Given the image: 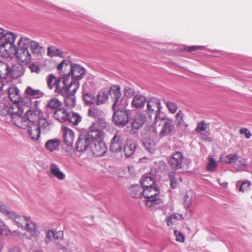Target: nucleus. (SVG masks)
<instances>
[{
	"label": "nucleus",
	"mask_w": 252,
	"mask_h": 252,
	"mask_svg": "<svg viewBox=\"0 0 252 252\" xmlns=\"http://www.w3.org/2000/svg\"><path fill=\"white\" fill-rule=\"evenodd\" d=\"M23 101L18 102H13L10 105L8 108V113L12 119L14 124L18 127L21 129L26 128L29 124L30 122L32 121V118L24 117L22 115L25 107ZM30 114L31 116L38 115H40L41 112L40 110H35L32 112L31 110H27L26 112V115L28 116Z\"/></svg>",
	"instance_id": "1"
},
{
	"label": "nucleus",
	"mask_w": 252,
	"mask_h": 252,
	"mask_svg": "<svg viewBox=\"0 0 252 252\" xmlns=\"http://www.w3.org/2000/svg\"><path fill=\"white\" fill-rule=\"evenodd\" d=\"M17 35L8 30L0 28V55L6 58H12L17 46L15 41Z\"/></svg>",
	"instance_id": "2"
},
{
	"label": "nucleus",
	"mask_w": 252,
	"mask_h": 252,
	"mask_svg": "<svg viewBox=\"0 0 252 252\" xmlns=\"http://www.w3.org/2000/svg\"><path fill=\"white\" fill-rule=\"evenodd\" d=\"M159 194V190L156 185L143 188V196L146 199L145 204L149 207L162 203Z\"/></svg>",
	"instance_id": "3"
},
{
	"label": "nucleus",
	"mask_w": 252,
	"mask_h": 252,
	"mask_svg": "<svg viewBox=\"0 0 252 252\" xmlns=\"http://www.w3.org/2000/svg\"><path fill=\"white\" fill-rule=\"evenodd\" d=\"M107 123L102 119H98L93 122L89 127L87 134L89 138L92 139L104 138L105 132L104 131L107 127Z\"/></svg>",
	"instance_id": "4"
},
{
	"label": "nucleus",
	"mask_w": 252,
	"mask_h": 252,
	"mask_svg": "<svg viewBox=\"0 0 252 252\" xmlns=\"http://www.w3.org/2000/svg\"><path fill=\"white\" fill-rule=\"evenodd\" d=\"M147 112L155 115L154 122L160 119L162 106L160 100L157 97H152L147 101Z\"/></svg>",
	"instance_id": "5"
},
{
	"label": "nucleus",
	"mask_w": 252,
	"mask_h": 252,
	"mask_svg": "<svg viewBox=\"0 0 252 252\" xmlns=\"http://www.w3.org/2000/svg\"><path fill=\"white\" fill-rule=\"evenodd\" d=\"M124 108L121 105L118 107L117 110H114L115 112L113 116V121L116 126L120 127H124L128 123V114Z\"/></svg>",
	"instance_id": "6"
},
{
	"label": "nucleus",
	"mask_w": 252,
	"mask_h": 252,
	"mask_svg": "<svg viewBox=\"0 0 252 252\" xmlns=\"http://www.w3.org/2000/svg\"><path fill=\"white\" fill-rule=\"evenodd\" d=\"M110 95L114 99L115 101L112 106L113 110L116 109L117 108L121 106L126 107L127 105V103L126 101L123 103L124 100L121 99V93L120 90V87L118 85H114L112 86L109 89V91Z\"/></svg>",
	"instance_id": "7"
},
{
	"label": "nucleus",
	"mask_w": 252,
	"mask_h": 252,
	"mask_svg": "<svg viewBox=\"0 0 252 252\" xmlns=\"http://www.w3.org/2000/svg\"><path fill=\"white\" fill-rule=\"evenodd\" d=\"M104 138L92 139L90 149L96 156H103L107 151V148L103 142Z\"/></svg>",
	"instance_id": "8"
},
{
	"label": "nucleus",
	"mask_w": 252,
	"mask_h": 252,
	"mask_svg": "<svg viewBox=\"0 0 252 252\" xmlns=\"http://www.w3.org/2000/svg\"><path fill=\"white\" fill-rule=\"evenodd\" d=\"M14 57L16 61L23 65H29L32 62V56L29 50H18L17 48Z\"/></svg>",
	"instance_id": "9"
},
{
	"label": "nucleus",
	"mask_w": 252,
	"mask_h": 252,
	"mask_svg": "<svg viewBox=\"0 0 252 252\" xmlns=\"http://www.w3.org/2000/svg\"><path fill=\"white\" fill-rule=\"evenodd\" d=\"M209 126L210 124L204 120L197 123L195 131L202 136V139L204 140H211V138L208 137V136L210 134Z\"/></svg>",
	"instance_id": "10"
},
{
	"label": "nucleus",
	"mask_w": 252,
	"mask_h": 252,
	"mask_svg": "<svg viewBox=\"0 0 252 252\" xmlns=\"http://www.w3.org/2000/svg\"><path fill=\"white\" fill-rule=\"evenodd\" d=\"M164 121L162 128L159 133L160 137H164L175 131V128L172 123V120L169 118H162Z\"/></svg>",
	"instance_id": "11"
},
{
	"label": "nucleus",
	"mask_w": 252,
	"mask_h": 252,
	"mask_svg": "<svg viewBox=\"0 0 252 252\" xmlns=\"http://www.w3.org/2000/svg\"><path fill=\"white\" fill-rule=\"evenodd\" d=\"M71 62L67 60H63L57 66V69L61 77L68 78L69 77L68 72L71 66Z\"/></svg>",
	"instance_id": "12"
},
{
	"label": "nucleus",
	"mask_w": 252,
	"mask_h": 252,
	"mask_svg": "<svg viewBox=\"0 0 252 252\" xmlns=\"http://www.w3.org/2000/svg\"><path fill=\"white\" fill-rule=\"evenodd\" d=\"M69 76H71L73 80H78L83 78L85 74V70L81 66L77 64L72 65L68 72Z\"/></svg>",
	"instance_id": "13"
},
{
	"label": "nucleus",
	"mask_w": 252,
	"mask_h": 252,
	"mask_svg": "<svg viewBox=\"0 0 252 252\" xmlns=\"http://www.w3.org/2000/svg\"><path fill=\"white\" fill-rule=\"evenodd\" d=\"M183 156L182 153L176 152L173 154L169 160V163L173 168L178 170L182 168Z\"/></svg>",
	"instance_id": "14"
},
{
	"label": "nucleus",
	"mask_w": 252,
	"mask_h": 252,
	"mask_svg": "<svg viewBox=\"0 0 252 252\" xmlns=\"http://www.w3.org/2000/svg\"><path fill=\"white\" fill-rule=\"evenodd\" d=\"M92 138H89L88 134L87 136L80 135L76 142V150L79 152L85 151L89 146L90 147Z\"/></svg>",
	"instance_id": "15"
},
{
	"label": "nucleus",
	"mask_w": 252,
	"mask_h": 252,
	"mask_svg": "<svg viewBox=\"0 0 252 252\" xmlns=\"http://www.w3.org/2000/svg\"><path fill=\"white\" fill-rule=\"evenodd\" d=\"M123 139L120 134L116 133L112 138L110 145V150L113 152H118L121 150Z\"/></svg>",
	"instance_id": "16"
},
{
	"label": "nucleus",
	"mask_w": 252,
	"mask_h": 252,
	"mask_svg": "<svg viewBox=\"0 0 252 252\" xmlns=\"http://www.w3.org/2000/svg\"><path fill=\"white\" fill-rule=\"evenodd\" d=\"M67 78L60 77L55 86V92L60 94L62 95L66 94V81Z\"/></svg>",
	"instance_id": "17"
},
{
	"label": "nucleus",
	"mask_w": 252,
	"mask_h": 252,
	"mask_svg": "<svg viewBox=\"0 0 252 252\" xmlns=\"http://www.w3.org/2000/svg\"><path fill=\"white\" fill-rule=\"evenodd\" d=\"M54 118L61 122H65L68 119L69 113L63 107L59 108L54 113Z\"/></svg>",
	"instance_id": "18"
},
{
	"label": "nucleus",
	"mask_w": 252,
	"mask_h": 252,
	"mask_svg": "<svg viewBox=\"0 0 252 252\" xmlns=\"http://www.w3.org/2000/svg\"><path fill=\"white\" fill-rule=\"evenodd\" d=\"M64 143L71 146L74 141V134L72 130L67 127H63L62 129Z\"/></svg>",
	"instance_id": "19"
},
{
	"label": "nucleus",
	"mask_w": 252,
	"mask_h": 252,
	"mask_svg": "<svg viewBox=\"0 0 252 252\" xmlns=\"http://www.w3.org/2000/svg\"><path fill=\"white\" fill-rule=\"evenodd\" d=\"M8 96L12 102L21 101V96L19 93V90L14 85H11L8 88Z\"/></svg>",
	"instance_id": "20"
},
{
	"label": "nucleus",
	"mask_w": 252,
	"mask_h": 252,
	"mask_svg": "<svg viewBox=\"0 0 252 252\" xmlns=\"http://www.w3.org/2000/svg\"><path fill=\"white\" fill-rule=\"evenodd\" d=\"M9 69V66L7 63L4 62H0V90L2 89L4 86L1 79L8 76Z\"/></svg>",
	"instance_id": "21"
},
{
	"label": "nucleus",
	"mask_w": 252,
	"mask_h": 252,
	"mask_svg": "<svg viewBox=\"0 0 252 252\" xmlns=\"http://www.w3.org/2000/svg\"><path fill=\"white\" fill-rule=\"evenodd\" d=\"M183 199L185 207L189 208L192 205L196 199L195 193L192 190L188 191L184 195Z\"/></svg>",
	"instance_id": "22"
},
{
	"label": "nucleus",
	"mask_w": 252,
	"mask_h": 252,
	"mask_svg": "<svg viewBox=\"0 0 252 252\" xmlns=\"http://www.w3.org/2000/svg\"><path fill=\"white\" fill-rule=\"evenodd\" d=\"M29 232L32 237H37L39 232L37 231L35 223L29 218L24 229Z\"/></svg>",
	"instance_id": "23"
},
{
	"label": "nucleus",
	"mask_w": 252,
	"mask_h": 252,
	"mask_svg": "<svg viewBox=\"0 0 252 252\" xmlns=\"http://www.w3.org/2000/svg\"><path fill=\"white\" fill-rule=\"evenodd\" d=\"M21 64H17L9 67L8 76L12 78H17L23 74V68Z\"/></svg>",
	"instance_id": "24"
},
{
	"label": "nucleus",
	"mask_w": 252,
	"mask_h": 252,
	"mask_svg": "<svg viewBox=\"0 0 252 252\" xmlns=\"http://www.w3.org/2000/svg\"><path fill=\"white\" fill-rule=\"evenodd\" d=\"M136 147V144L132 140H127L124 149L125 156L128 158L133 155Z\"/></svg>",
	"instance_id": "25"
},
{
	"label": "nucleus",
	"mask_w": 252,
	"mask_h": 252,
	"mask_svg": "<svg viewBox=\"0 0 252 252\" xmlns=\"http://www.w3.org/2000/svg\"><path fill=\"white\" fill-rule=\"evenodd\" d=\"M28 132L32 139L37 140L40 137L41 130L36 125L32 123L29 126Z\"/></svg>",
	"instance_id": "26"
},
{
	"label": "nucleus",
	"mask_w": 252,
	"mask_h": 252,
	"mask_svg": "<svg viewBox=\"0 0 252 252\" xmlns=\"http://www.w3.org/2000/svg\"><path fill=\"white\" fill-rule=\"evenodd\" d=\"M60 143V141L59 139H50L46 142L45 147L48 151L52 152L59 150Z\"/></svg>",
	"instance_id": "27"
},
{
	"label": "nucleus",
	"mask_w": 252,
	"mask_h": 252,
	"mask_svg": "<svg viewBox=\"0 0 252 252\" xmlns=\"http://www.w3.org/2000/svg\"><path fill=\"white\" fill-rule=\"evenodd\" d=\"M145 120V117L142 114H136L133 118L132 123V127L138 129L140 128L143 125Z\"/></svg>",
	"instance_id": "28"
},
{
	"label": "nucleus",
	"mask_w": 252,
	"mask_h": 252,
	"mask_svg": "<svg viewBox=\"0 0 252 252\" xmlns=\"http://www.w3.org/2000/svg\"><path fill=\"white\" fill-rule=\"evenodd\" d=\"M168 175L170 180V186L172 189L177 187L179 181L180 182H182V178L179 173L170 172Z\"/></svg>",
	"instance_id": "29"
},
{
	"label": "nucleus",
	"mask_w": 252,
	"mask_h": 252,
	"mask_svg": "<svg viewBox=\"0 0 252 252\" xmlns=\"http://www.w3.org/2000/svg\"><path fill=\"white\" fill-rule=\"evenodd\" d=\"M51 174L59 180H63L65 178V174L61 171L59 166L55 164H51L50 166Z\"/></svg>",
	"instance_id": "30"
},
{
	"label": "nucleus",
	"mask_w": 252,
	"mask_h": 252,
	"mask_svg": "<svg viewBox=\"0 0 252 252\" xmlns=\"http://www.w3.org/2000/svg\"><path fill=\"white\" fill-rule=\"evenodd\" d=\"M28 219V217L16 215L14 213V216L12 217L11 219L19 228L24 229Z\"/></svg>",
	"instance_id": "31"
},
{
	"label": "nucleus",
	"mask_w": 252,
	"mask_h": 252,
	"mask_svg": "<svg viewBox=\"0 0 252 252\" xmlns=\"http://www.w3.org/2000/svg\"><path fill=\"white\" fill-rule=\"evenodd\" d=\"M31 39L26 36H21L17 43V47L18 50H29L30 47Z\"/></svg>",
	"instance_id": "32"
},
{
	"label": "nucleus",
	"mask_w": 252,
	"mask_h": 252,
	"mask_svg": "<svg viewBox=\"0 0 252 252\" xmlns=\"http://www.w3.org/2000/svg\"><path fill=\"white\" fill-rule=\"evenodd\" d=\"M141 184L142 188L156 185L154 179L147 174L142 176L141 180Z\"/></svg>",
	"instance_id": "33"
},
{
	"label": "nucleus",
	"mask_w": 252,
	"mask_h": 252,
	"mask_svg": "<svg viewBox=\"0 0 252 252\" xmlns=\"http://www.w3.org/2000/svg\"><path fill=\"white\" fill-rule=\"evenodd\" d=\"M63 96L64 97V103L66 107L70 109L75 107L76 98L74 94H66Z\"/></svg>",
	"instance_id": "34"
},
{
	"label": "nucleus",
	"mask_w": 252,
	"mask_h": 252,
	"mask_svg": "<svg viewBox=\"0 0 252 252\" xmlns=\"http://www.w3.org/2000/svg\"><path fill=\"white\" fill-rule=\"evenodd\" d=\"M82 96L84 102L87 105H92L96 102L95 96L93 93L85 92L83 93Z\"/></svg>",
	"instance_id": "35"
},
{
	"label": "nucleus",
	"mask_w": 252,
	"mask_h": 252,
	"mask_svg": "<svg viewBox=\"0 0 252 252\" xmlns=\"http://www.w3.org/2000/svg\"><path fill=\"white\" fill-rule=\"evenodd\" d=\"M145 103V98L141 95H136L134 96L132 101V105L133 107L137 108H141L144 106Z\"/></svg>",
	"instance_id": "36"
},
{
	"label": "nucleus",
	"mask_w": 252,
	"mask_h": 252,
	"mask_svg": "<svg viewBox=\"0 0 252 252\" xmlns=\"http://www.w3.org/2000/svg\"><path fill=\"white\" fill-rule=\"evenodd\" d=\"M234 165L238 171L243 170L248 165L247 160L243 157L239 156L236 163Z\"/></svg>",
	"instance_id": "37"
},
{
	"label": "nucleus",
	"mask_w": 252,
	"mask_h": 252,
	"mask_svg": "<svg viewBox=\"0 0 252 252\" xmlns=\"http://www.w3.org/2000/svg\"><path fill=\"white\" fill-rule=\"evenodd\" d=\"M79 86V83L77 80H73L71 82L68 86L66 85V94H74L75 93Z\"/></svg>",
	"instance_id": "38"
},
{
	"label": "nucleus",
	"mask_w": 252,
	"mask_h": 252,
	"mask_svg": "<svg viewBox=\"0 0 252 252\" xmlns=\"http://www.w3.org/2000/svg\"><path fill=\"white\" fill-rule=\"evenodd\" d=\"M130 195L133 198H139L143 195V188L136 185L131 188Z\"/></svg>",
	"instance_id": "39"
},
{
	"label": "nucleus",
	"mask_w": 252,
	"mask_h": 252,
	"mask_svg": "<svg viewBox=\"0 0 252 252\" xmlns=\"http://www.w3.org/2000/svg\"><path fill=\"white\" fill-rule=\"evenodd\" d=\"M37 126L41 131H47L50 129V123L44 118H39L38 125Z\"/></svg>",
	"instance_id": "40"
},
{
	"label": "nucleus",
	"mask_w": 252,
	"mask_h": 252,
	"mask_svg": "<svg viewBox=\"0 0 252 252\" xmlns=\"http://www.w3.org/2000/svg\"><path fill=\"white\" fill-rule=\"evenodd\" d=\"M25 93L30 96L38 97L41 95V91L39 89H35L32 87L28 86L25 90Z\"/></svg>",
	"instance_id": "41"
},
{
	"label": "nucleus",
	"mask_w": 252,
	"mask_h": 252,
	"mask_svg": "<svg viewBox=\"0 0 252 252\" xmlns=\"http://www.w3.org/2000/svg\"><path fill=\"white\" fill-rule=\"evenodd\" d=\"M208 163L206 166V169L209 172L214 171L217 167V164L215 160L211 156L207 157Z\"/></svg>",
	"instance_id": "42"
},
{
	"label": "nucleus",
	"mask_w": 252,
	"mask_h": 252,
	"mask_svg": "<svg viewBox=\"0 0 252 252\" xmlns=\"http://www.w3.org/2000/svg\"><path fill=\"white\" fill-rule=\"evenodd\" d=\"M61 105L62 102L58 99L54 98L48 101V102L47 104V108L52 110H57L59 109Z\"/></svg>",
	"instance_id": "43"
},
{
	"label": "nucleus",
	"mask_w": 252,
	"mask_h": 252,
	"mask_svg": "<svg viewBox=\"0 0 252 252\" xmlns=\"http://www.w3.org/2000/svg\"><path fill=\"white\" fill-rule=\"evenodd\" d=\"M67 121L74 125H77L78 123L81 121V117L78 114L72 112L71 113H69V116H68Z\"/></svg>",
	"instance_id": "44"
},
{
	"label": "nucleus",
	"mask_w": 252,
	"mask_h": 252,
	"mask_svg": "<svg viewBox=\"0 0 252 252\" xmlns=\"http://www.w3.org/2000/svg\"><path fill=\"white\" fill-rule=\"evenodd\" d=\"M46 80L48 87L50 89H53L58 81V78H57L53 74H50L47 77Z\"/></svg>",
	"instance_id": "45"
},
{
	"label": "nucleus",
	"mask_w": 252,
	"mask_h": 252,
	"mask_svg": "<svg viewBox=\"0 0 252 252\" xmlns=\"http://www.w3.org/2000/svg\"><path fill=\"white\" fill-rule=\"evenodd\" d=\"M30 47L33 53L41 52L42 47L40 46L39 43L33 40H31Z\"/></svg>",
	"instance_id": "46"
},
{
	"label": "nucleus",
	"mask_w": 252,
	"mask_h": 252,
	"mask_svg": "<svg viewBox=\"0 0 252 252\" xmlns=\"http://www.w3.org/2000/svg\"><path fill=\"white\" fill-rule=\"evenodd\" d=\"M163 101L170 113L174 114L177 111L178 106L175 103L169 101H166L165 100H163Z\"/></svg>",
	"instance_id": "47"
},
{
	"label": "nucleus",
	"mask_w": 252,
	"mask_h": 252,
	"mask_svg": "<svg viewBox=\"0 0 252 252\" xmlns=\"http://www.w3.org/2000/svg\"><path fill=\"white\" fill-rule=\"evenodd\" d=\"M108 98V94L104 92H101L98 94L97 96V99H96V102L97 105H100L101 104L105 102Z\"/></svg>",
	"instance_id": "48"
},
{
	"label": "nucleus",
	"mask_w": 252,
	"mask_h": 252,
	"mask_svg": "<svg viewBox=\"0 0 252 252\" xmlns=\"http://www.w3.org/2000/svg\"><path fill=\"white\" fill-rule=\"evenodd\" d=\"M184 114L182 110H179L175 115V122L177 127L181 125L184 122Z\"/></svg>",
	"instance_id": "49"
},
{
	"label": "nucleus",
	"mask_w": 252,
	"mask_h": 252,
	"mask_svg": "<svg viewBox=\"0 0 252 252\" xmlns=\"http://www.w3.org/2000/svg\"><path fill=\"white\" fill-rule=\"evenodd\" d=\"M61 54L60 50L54 47H49L47 49V55L51 57H55Z\"/></svg>",
	"instance_id": "50"
},
{
	"label": "nucleus",
	"mask_w": 252,
	"mask_h": 252,
	"mask_svg": "<svg viewBox=\"0 0 252 252\" xmlns=\"http://www.w3.org/2000/svg\"><path fill=\"white\" fill-rule=\"evenodd\" d=\"M0 211L8 218L12 219L14 216V212L9 211L5 205H0Z\"/></svg>",
	"instance_id": "51"
},
{
	"label": "nucleus",
	"mask_w": 252,
	"mask_h": 252,
	"mask_svg": "<svg viewBox=\"0 0 252 252\" xmlns=\"http://www.w3.org/2000/svg\"><path fill=\"white\" fill-rule=\"evenodd\" d=\"M240 184V187L239 189V191L244 192L248 190L249 187L251 185V182L249 181H245L242 183L238 181L237 184Z\"/></svg>",
	"instance_id": "52"
},
{
	"label": "nucleus",
	"mask_w": 252,
	"mask_h": 252,
	"mask_svg": "<svg viewBox=\"0 0 252 252\" xmlns=\"http://www.w3.org/2000/svg\"><path fill=\"white\" fill-rule=\"evenodd\" d=\"M10 233V230L6 227L3 222L0 220V234L8 235Z\"/></svg>",
	"instance_id": "53"
},
{
	"label": "nucleus",
	"mask_w": 252,
	"mask_h": 252,
	"mask_svg": "<svg viewBox=\"0 0 252 252\" xmlns=\"http://www.w3.org/2000/svg\"><path fill=\"white\" fill-rule=\"evenodd\" d=\"M146 149L150 153H153L155 150V144L153 142H146L144 143Z\"/></svg>",
	"instance_id": "54"
},
{
	"label": "nucleus",
	"mask_w": 252,
	"mask_h": 252,
	"mask_svg": "<svg viewBox=\"0 0 252 252\" xmlns=\"http://www.w3.org/2000/svg\"><path fill=\"white\" fill-rule=\"evenodd\" d=\"M124 93L125 96L127 97H131L134 94V91L133 89L129 86H126L124 88Z\"/></svg>",
	"instance_id": "55"
},
{
	"label": "nucleus",
	"mask_w": 252,
	"mask_h": 252,
	"mask_svg": "<svg viewBox=\"0 0 252 252\" xmlns=\"http://www.w3.org/2000/svg\"><path fill=\"white\" fill-rule=\"evenodd\" d=\"M52 239H57V237H55V233L53 231H49L46 233V236L45 238L46 243H49L52 241Z\"/></svg>",
	"instance_id": "56"
},
{
	"label": "nucleus",
	"mask_w": 252,
	"mask_h": 252,
	"mask_svg": "<svg viewBox=\"0 0 252 252\" xmlns=\"http://www.w3.org/2000/svg\"><path fill=\"white\" fill-rule=\"evenodd\" d=\"M88 114L92 117H96L99 114V110L94 107H91L88 110Z\"/></svg>",
	"instance_id": "57"
},
{
	"label": "nucleus",
	"mask_w": 252,
	"mask_h": 252,
	"mask_svg": "<svg viewBox=\"0 0 252 252\" xmlns=\"http://www.w3.org/2000/svg\"><path fill=\"white\" fill-rule=\"evenodd\" d=\"M174 234L175 235L176 237V240L180 242H183L185 238L183 235V234L180 232V231H178L177 230L174 231Z\"/></svg>",
	"instance_id": "58"
},
{
	"label": "nucleus",
	"mask_w": 252,
	"mask_h": 252,
	"mask_svg": "<svg viewBox=\"0 0 252 252\" xmlns=\"http://www.w3.org/2000/svg\"><path fill=\"white\" fill-rule=\"evenodd\" d=\"M229 155H222L220 157V161L225 163H230Z\"/></svg>",
	"instance_id": "59"
},
{
	"label": "nucleus",
	"mask_w": 252,
	"mask_h": 252,
	"mask_svg": "<svg viewBox=\"0 0 252 252\" xmlns=\"http://www.w3.org/2000/svg\"><path fill=\"white\" fill-rule=\"evenodd\" d=\"M239 132L240 134H245V137L247 139L249 138L252 134L250 131L247 128H241L239 130Z\"/></svg>",
	"instance_id": "60"
},
{
	"label": "nucleus",
	"mask_w": 252,
	"mask_h": 252,
	"mask_svg": "<svg viewBox=\"0 0 252 252\" xmlns=\"http://www.w3.org/2000/svg\"><path fill=\"white\" fill-rule=\"evenodd\" d=\"M239 156L237 154H229L230 163H234L235 164L237 161Z\"/></svg>",
	"instance_id": "61"
},
{
	"label": "nucleus",
	"mask_w": 252,
	"mask_h": 252,
	"mask_svg": "<svg viewBox=\"0 0 252 252\" xmlns=\"http://www.w3.org/2000/svg\"><path fill=\"white\" fill-rule=\"evenodd\" d=\"M29 68L32 72H35L36 73H38L40 71V68L39 66L34 64H32L31 65L29 66Z\"/></svg>",
	"instance_id": "62"
},
{
	"label": "nucleus",
	"mask_w": 252,
	"mask_h": 252,
	"mask_svg": "<svg viewBox=\"0 0 252 252\" xmlns=\"http://www.w3.org/2000/svg\"><path fill=\"white\" fill-rule=\"evenodd\" d=\"M166 221L167 225L170 227L173 226L176 223L175 220H173L172 217H168V218H166Z\"/></svg>",
	"instance_id": "63"
},
{
	"label": "nucleus",
	"mask_w": 252,
	"mask_h": 252,
	"mask_svg": "<svg viewBox=\"0 0 252 252\" xmlns=\"http://www.w3.org/2000/svg\"><path fill=\"white\" fill-rule=\"evenodd\" d=\"M203 46H193L189 47L187 48V51L189 52H193L196 51L197 50L200 49L202 48Z\"/></svg>",
	"instance_id": "64"
}]
</instances>
